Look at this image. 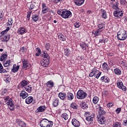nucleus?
<instances>
[{"mask_svg":"<svg viewBox=\"0 0 127 127\" xmlns=\"http://www.w3.org/2000/svg\"><path fill=\"white\" fill-rule=\"evenodd\" d=\"M41 57H43L44 59L41 61V65L44 67H48L49 65V63H50V56L48 54L46 55H41Z\"/></svg>","mask_w":127,"mask_h":127,"instance_id":"obj_1","label":"nucleus"},{"mask_svg":"<svg viewBox=\"0 0 127 127\" xmlns=\"http://www.w3.org/2000/svg\"><path fill=\"white\" fill-rule=\"evenodd\" d=\"M57 12L59 15H61L63 18H68V17H71V16H72V13L71 11L67 9H64L63 10H58Z\"/></svg>","mask_w":127,"mask_h":127,"instance_id":"obj_2","label":"nucleus"},{"mask_svg":"<svg viewBox=\"0 0 127 127\" xmlns=\"http://www.w3.org/2000/svg\"><path fill=\"white\" fill-rule=\"evenodd\" d=\"M117 38L118 40L124 41L127 38V31L123 30L117 33Z\"/></svg>","mask_w":127,"mask_h":127,"instance_id":"obj_3","label":"nucleus"},{"mask_svg":"<svg viewBox=\"0 0 127 127\" xmlns=\"http://www.w3.org/2000/svg\"><path fill=\"white\" fill-rule=\"evenodd\" d=\"M87 97V93L86 92L83 91L82 89H79L77 94H76V97L79 100H83Z\"/></svg>","mask_w":127,"mask_h":127,"instance_id":"obj_4","label":"nucleus"},{"mask_svg":"<svg viewBox=\"0 0 127 127\" xmlns=\"http://www.w3.org/2000/svg\"><path fill=\"white\" fill-rule=\"evenodd\" d=\"M39 6H40V3L35 2L30 4L28 6V8L30 10L33 9L34 11H37V10L39 9Z\"/></svg>","mask_w":127,"mask_h":127,"instance_id":"obj_5","label":"nucleus"},{"mask_svg":"<svg viewBox=\"0 0 127 127\" xmlns=\"http://www.w3.org/2000/svg\"><path fill=\"white\" fill-rule=\"evenodd\" d=\"M113 14L115 16V17H116L117 18H122L123 17V15H124V12H123V10L119 8L113 12Z\"/></svg>","mask_w":127,"mask_h":127,"instance_id":"obj_6","label":"nucleus"},{"mask_svg":"<svg viewBox=\"0 0 127 127\" xmlns=\"http://www.w3.org/2000/svg\"><path fill=\"white\" fill-rule=\"evenodd\" d=\"M21 61L23 64L22 68L24 70H27V68H30L31 67V64L29 63L28 60L23 59Z\"/></svg>","mask_w":127,"mask_h":127,"instance_id":"obj_7","label":"nucleus"},{"mask_svg":"<svg viewBox=\"0 0 127 127\" xmlns=\"http://www.w3.org/2000/svg\"><path fill=\"white\" fill-rule=\"evenodd\" d=\"M36 51L37 52V53H35V56H36L37 57H39V56H41V55H46V54H47V52L46 51H43L41 52V50L40 49V48L38 47L37 48H36Z\"/></svg>","mask_w":127,"mask_h":127,"instance_id":"obj_8","label":"nucleus"},{"mask_svg":"<svg viewBox=\"0 0 127 127\" xmlns=\"http://www.w3.org/2000/svg\"><path fill=\"white\" fill-rule=\"evenodd\" d=\"M117 84V87H118L119 89H121V90L124 92L127 91V87L124 85V83L123 82H122V81L120 80L119 81H118Z\"/></svg>","mask_w":127,"mask_h":127,"instance_id":"obj_9","label":"nucleus"},{"mask_svg":"<svg viewBox=\"0 0 127 127\" xmlns=\"http://www.w3.org/2000/svg\"><path fill=\"white\" fill-rule=\"evenodd\" d=\"M42 12L43 14L47 13V12H48L49 14H51V13H53V12H54V11H53L52 10L48 8L47 7H46L42 9Z\"/></svg>","mask_w":127,"mask_h":127,"instance_id":"obj_10","label":"nucleus"},{"mask_svg":"<svg viewBox=\"0 0 127 127\" xmlns=\"http://www.w3.org/2000/svg\"><path fill=\"white\" fill-rule=\"evenodd\" d=\"M49 120H47V119H43L40 122V126L41 127H44L47 124L49 123Z\"/></svg>","mask_w":127,"mask_h":127,"instance_id":"obj_11","label":"nucleus"},{"mask_svg":"<svg viewBox=\"0 0 127 127\" xmlns=\"http://www.w3.org/2000/svg\"><path fill=\"white\" fill-rule=\"evenodd\" d=\"M99 115L97 116L99 117H104L106 115V111L104 110L103 107L99 106V110L98 111Z\"/></svg>","mask_w":127,"mask_h":127,"instance_id":"obj_12","label":"nucleus"},{"mask_svg":"<svg viewBox=\"0 0 127 127\" xmlns=\"http://www.w3.org/2000/svg\"><path fill=\"white\" fill-rule=\"evenodd\" d=\"M97 119H98L99 124H100L101 125H105L106 120L105 119L104 116H97Z\"/></svg>","mask_w":127,"mask_h":127,"instance_id":"obj_13","label":"nucleus"},{"mask_svg":"<svg viewBox=\"0 0 127 127\" xmlns=\"http://www.w3.org/2000/svg\"><path fill=\"white\" fill-rule=\"evenodd\" d=\"M71 124L72 126H73V127H80V122L75 118L72 120Z\"/></svg>","mask_w":127,"mask_h":127,"instance_id":"obj_14","label":"nucleus"},{"mask_svg":"<svg viewBox=\"0 0 127 127\" xmlns=\"http://www.w3.org/2000/svg\"><path fill=\"white\" fill-rule=\"evenodd\" d=\"M102 67L104 72H108L109 70H110V66L108 65L106 63H104L102 64Z\"/></svg>","mask_w":127,"mask_h":127,"instance_id":"obj_15","label":"nucleus"},{"mask_svg":"<svg viewBox=\"0 0 127 127\" xmlns=\"http://www.w3.org/2000/svg\"><path fill=\"white\" fill-rule=\"evenodd\" d=\"M18 32L21 35H23L24 33H26L27 32L26 31V29L24 27H20L18 29Z\"/></svg>","mask_w":127,"mask_h":127,"instance_id":"obj_16","label":"nucleus"},{"mask_svg":"<svg viewBox=\"0 0 127 127\" xmlns=\"http://www.w3.org/2000/svg\"><path fill=\"white\" fill-rule=\"evenodd\" d=\"M58 39L61 41H66V35H63L62 33H60L58 35Z\"/></svg>","mask_w":127,"mask_h":127,"instance_id":"obj_17","label":"nucleus"},{"mask_svg":"<svg viewBox=\"0 0 127 127\" xmlns=\"http://www.w3.org/2000/svg\"><path fill=\"white\" fill-rule=\"evenodd\" d=\"M20 97H21L22 99H25L28 97V93L24 90H22L20 93Z\"/></svg>","mask_w":127,"mask_h":127,"instance_id":"obj_18","label":"nucleus"},{"mask_svg":"<svg viewBox=\"0 0 127 127\" xmlns=\"http://www.w3.org/2000/svg\"><path fill=\"white\" fill-rule=\"evenodd\" d=\"M65 98L68 101H72L74 99V95L72 93L68 92L66 94Z\"/></svg>","mask_w":127,"mask_h":127,"instance_id":"obj_19","label":"nucleus"},{"mask_svg":"<svg viewBox=\"0 0 127 127\" xmlns=\"http://www.w3.org/2000/svg\"><path fill=\"white\" fill-rule=\"evenodd\" d=\"M86 121L87 122H93L95 118V113H92L90 116H85Z\"/></svg>","mask_w":127,"mask_h":127,"instance_id":"obj_20","label":"nucleus"},{"mask_svg":"<svg viewBox=\"0 0 127 127\" xmlns=\"http://www.w3.org/2000/svg\"><path fill=\"white\" fill-rule=\"evenodd\" d=\"M73 2H74L76 5L80 6V5H82V4L85 2V0H74Z\"/></svg>","mask_w":127,"mask_h":127,"instance_id":"obj_21","label":"nucleus"},{"mask_svg":"<svg viewBox=\"0 0 127 127\" xmlns=\"http://www.w3.org/2000/svg\"><path fill=\"white\" fill-rule=\"evenodd\" d=\"M119 2L118 1H115V3H114V2L112 3V8H113V9H115V10H117L118 9H120V8L119 7Z\"/></svg>","mask_w":127,"mask_h":127,"instance_id":"obj_22","label":"nucleus"},{"mask_svg":"<svg viewBox=\"0 0 127 127\" xmlns=\"http://www.w3.org/2000/svg\"><path fill=\"white\" fill-rule=\"evenodd\" d=\"M46 110L45 106H41L37 109V113H43Z\"/></svg>","mask_w":127,"mask_h":127,"instance_id":"obj_23","label":"nucleus"},{"mask_svg":"<svg viewBox=\"0 0 127 127\" xmlns=\"http://www.w3.org/2000/svg\"><path fill=\"white\" fill-rule=\"evenodd\" d=\"M32 102H33V97L32 96H29L25 100V103L28 105H29V104H31Z\"/></svg>","mask_w":127,"mask_h":127,"instance_id":"obj_24","label":"nucleus"},{"mask_svg":"<svg viewBox=\"0 0 127 127\" xmlns=\"http://www.w3.org/2000/svg\"><path fill=\"white\" fill-rule=\"evenodd\" d=\"M101 14L102 18H104V19H107V11H106V10L101 9Z\"/></svg>","mask_w":127,"mask_h":127,"instance_id":"obj_25","label":"nucleus"},{"mask_svg":"<svg viewBox=\"0 0 127 127\" xmlns=\"http://www.w3.org/2000/svg\"><path fill=\"white\" fill-rule=\"evenodd\" d=\"M101 80L102 82H105V83L110 82V78H109V77H108L107 76H103L101 77Z\"/></svg>","mask_w":127,"mask_h":127,"instance_id":"obj_26","label":"nucleus"},{"mask_svg":"<svg viewBox=\"0 0 127 127\" xmlns=\"http://www.w3.org/2000/svg\"><path fill=\"white\" fill-rule=\"evenodd\" d=\"M92 71L89 73V76L90 77H93V76H96V73H97L98 70L96 68H93L91 70Z\"/></svg>","mask_w":127,"mask_h":127,"instance_id":"obj_27","label":"nucleus"},{"mask_svg":"<svg viewBox=\"0 0 127 127\" xmlns=\"http://www.w3.org/2000/svg\"><path fill=\"white\" fill-rule=\"evenodd\" d=\"M32 20L34 21V22H36L38 20H39V15L36 14L32 15Z\"/></svg>","mask_w":127,"mask_h":127,"instance_id":"obj_28","label":"nucleus"},{"mask_svg":"<svg viewBox=\"0 0 127 127\" xmlns=\"http://www.w3.org/2000/svg\"><path fill=\"white\" fill-rule=\"evenodd\" d=\"M46 85L48 88H53L54 87V82L50 80L46 83Z\"/></svg>","mask_w":127,"mask_h":127,"instance_id":"obj_29","label":"nucleus"},{"mask_svg":"<svg viewBox=\"0 0 127 127\" xmlns=\"http://www.w3.org/2000/svg\"><path fill=\"white\" fill-rule=\"evenodd\" d=\"M103 31V30H97L96 31L93 30L92 31V34H94V36H99V35H101V33Z\"/></svg>","mask_w":127,"mask_h":127,"instance_id":"obj_30","label":"nucleus"},{"mask_svg":"<svg viewBox=\"0 0 127 127\" xmlns=\"http://www.w3.org/2000/svg\"><path fill=\"white\" fill-rule=\"evenodd\" d=\"M24 90H25L28 93H31L32 91V87L29 85L26 86L24 87Z\"/></svg>","mask_w":127,"mask_h":127,"instance_id":"obj_31","label":"nucleus"},{"mask_svg":"<svg viewBox=\"0 0 127 127\" xmlns=\"http://www.w3.org/2000/svg\"><path fill=\"white\" fill-rule=\"evenodd\" d=\"M66 94L64 92H61L59 94V97L61 100H64V99H66Z\"/></svg>","mask_w":127,"mask_h":127,"instance_id":"obj_32","label":"nucleus"},{"mask_svg":"<svg viewBox=\"0 0 127 127\" xmlns=\"http://www.w3.org/2000/svg\"><path fill=\"white\" fill-rule=\"evenodd\" d=\"M14 66H16V65L14 64L13 66V68L11 69V72L13 73H16L17 71L19 69L20 65H17L15 67H14Z\"/></svg>","mask_w":127,"mask_h":127,"instance_id":"obj_33","label":"nucleus"},{"mask_svg":"<svg viewBox=\"0 0 127 127\" xmlns=\"http://www.w3.org/2000/svg\"><path fill=\"white\" fill-rule=\"evenodd\" d=\"M17 123L19 125V126H20V127H26V124H25V123L23 122L20 120H18Z\"/></svg>","mask_w":127,"mask_h":127,"instance_id":"obj_34","label":"nucleus"},{"mask_svg":"<svg viewBox=\"0 0 127 127\" xmlns=\"http://www.w3.org/2000/svg\"><path fill=\"white\" fill-rule=\"evenodd\" d=\"M80 107L83 110H87V109H88V105L86 102H81L80 104Z\"/></svg>","mask_w":127,"mask_h":127,"instance_id":"obj_35","label":"nucleus"},{"mask_svg":"<svg viewBox=\"0 0 127 127\" xmlns=\"http://www.w3.org/2000/svg\"><path fill=\"white\" fill-rule=\"evenodd\" d=\"M0 73L2 74V73H7V71L5 69H3V66L2 64L0 63Z\"/></svg>","mask_w":127,"mask_h":127,"instance_id":"obj_36","label":"nucleus"},{"mask_svg":"<svg viewBox=\"0 0 127 127\" xmlns=\"http://www.w3.org/2000/svg\"><path fill=\"white\" fill-rule=\"evenodd\" d=\"M70 107L71 108V109L77 110L78 109V105L74 102H72L70 105Z\"/></svg>","mask_w":127,"mask_h":127,"instance_id":"obj_37","label":"nucleus"},{"mask_svg":"<svg viewBox=\"0 0 127 127\" xmlns=\"http://www.w3.org/2000/svg\"><path fill=\"white\" fill-rule=\"evenodd\" d=\"M114 73H115L116 75H121L122 70L119 68H115L114 70Z\"/></svg>","mask_w":127,"mask_h":127,"instance_id":"obj_38","label":"nucleus"},{"mask_svg":"<svg viewBox=\"0 0 127 127\" xmlns=\"http://www.w3.org/2000/svg\"><path fill=\"white\" fill-rule=\"evenodd\" d=\"M80 47L83 49V50H87V48L86 47H88V45L87 46V44L85 42H82L81 44H80Z\"/></svg>","mask_w":127,"mask_h":127,"instance_id":"obj_39","label":"nucleus"},{"mask_svg":"<svg viewBox=\"0 0 127 127\" xmlns=\"http://www.w3.org/2000/svg\"><path fill=\"white\" fill-rule=\"evenodd\" d=\"M28 84V82H27V81H26V80H22L20 82V86L21 87H25V86H26Z\"/></svg>","mask_w":127,"mask_h":127,"instance_id":"obj_40","label":"nucleus"},{"mask_svg":"<svg viewBox=\"0 0 127 127\" xmlns=\"http://www.w3.org/2000/svg\"><path fill=\"white\" fill-rule=\"evenodd\" d=\"M7 58V55L6 54H2L0 58V61L2 62L3 60H5Z\"/></svg>","mask_w":127,"mask_h":127,"instance_id":"obj_41","label":"nucleus"},{"mask_svg":"<svg viewBox=\"0 0 127 127\" xmlns=\"http://www.w3.org/2000/svg\"><path fill=\"white\" fill-rule=\"evenodd\" d=\"M98 30H102L105 28V24L104 23H101L98 25Z\"/></svg>","mask_w":127,"mask_h":127,"instance_id":"obj_42","label":"nucleus"},{"mask_svg":"<svg viewBox=\"0 0 127 127\" xmlns=\"http://www.w3.org/2000/svg\"><path fill=\"white\" fill-rule=\"evenodd\" d=\"M10 35L7 34V35L2 36L3 39H5V42H7L9 40Z\"/></svg>","mask_w":127,"mask_h":127,"instance_id":"obj_43","label":"nucleus"},{"mask_svg":"<svg viewBox=\"0 0 127 127\" xmlns=\"http://www.w3.org/2000/svg\"><path fill=\"white\" fill-rule=\"evenodd\" d=\"M12 18H9L8 20V22L6 23V26H10V25H12Z\"/></svg>","mask_w":127,"mask_h":127,"instance_id":"obj_44","label":"nucleus"},{"mask_svg":"<svg viewBox=\"0 0 127 127\" xmlns=\"http://www.w3.org/2000/svg\"><path fill=\"white\" fill-rule=\"evenodd\" d=\"M59 104V100L58 99H55L53 103V107H57Z\"/></svg>","mask_w":127,"mask_h":127,"instance_id":"obj_45","label":"nucleus"},{"mask_svg":"<svg viewBox=\"0 0 127 127\" xmlns=\"http://www.w3.org/2000/svg\"><path fill=\"white\" fill-rule=\"evenodd\" d=\"M64 53L65 56H69L70 55V50H69V49H65L64 50Z\"/></svg>","mask_w":127,"mask_h":127,"instance_id":"obj_46","label":"nucleus"},{"mask_svg":"<svg viewBox=\"0 0 127 127\" xmlns=\"http://www.w3.org/2000/svg\"><path fill=\"white\" fill-rule=\"evenodd\" d=\"M61 118L64 119L65 121H67V120H68V114H67L66 113H63L61 115Z\"/></svg>","mask_w":127,"mask_h":127,"instance_id":"obj_47","label":"nucleus"},{"mask_svg":"<svg viewBox=\"0 0 127 127\" xmlns=\"http://www.w3.org/2000/svg\"><path fill=\"white\" fill-rule=\"evenodd\" d=\"M98 102H99V97L97 96L94 97L93 99V104H95V105H96V104L98 103Z\"/></svg>","mask_w":127,"mask_h":127,"instance_id":"obj_48","label":"nucleus"},{"mask_svg":"<svg viewBox=\"0 0 127 127\" xmlns=\"http://www.w3.org/2000/svg\"><path fill=\"white\" fill-rule=\"evenodd\" d=\"M113 127H122V123L120 122H116L113 124Z\"/></svg>","mask_w":127,"mask_h":127,"instance_id":"obj_49","label":"nucleus"},{"mask_svg":"<svg viewBox=\"0 0 127 127\" xmlns=\"http://www.w3.org/2000/svg\"><path fill=\"white\" fill-rule=\"evenodd\" d=\"M53 127V122L49 121V123L46 124L44 127Z\"/></svg>","mask_w":127,"mask_h":127,"instance_id":"obj_50","label":"nucleus"},{"mask_svg":"<svg viewBox=\"0 0 127 127\" xmlns=\"http://www.w3.org/2000/svg\"><path fill=\"white\" fill-rule=\"evenodd\" d=\"M27 16L26 17L28 19V21H29V20H30V16L31 15V13H32V11H28L27 12Z\"/></svg>","mask_w":127,"mask_h":127,"instance_id":"obj_51","label":"nucleus"},{"mask_svg":"<svg viewBox=\"0 0 127 127\" xmlns=\"http://www.w3.org/2000/svg\"><path fill=\"white\" fill-rule=\"evenodd\" d=\"M102 75V72H100L99 70H98L97 73H96L95 77L96 78V79H99V77L100 76Z\"/></svg>","mask_w":127,"mask_h":127,"instance_id":"obj_52","label":"nucleus"},{"mask_svg":"<svg viewBox=\"0 0 127 127\" xmlns=\"http://www.w3.org/2000/svg\"><path fill=\"white\" fill-rule=\"evenodd\" d=\"M120 3L122 5H127V1L126 0H120Z\"/></svg>","mask_w":127,"mask_h":127,"instance_id":"obj_53","label":"nucleus"},{"mask_svg":"<svg viewBox=\"0 0 127 127\" xmlns=\"http://www.w3.org/2000/svg\"><path fill=\"white\" fill-rule=\"evenodd\" d=\"M81 26V23L79 22H76L74 23V27H76V28H78V27H80Z\"/></svg>","mask_w":127,"mask_h":127,"instance_id":"obj_54","label":"nucleus"},{"mask_svg":"<svg viewBox=\"0 0 127 127\" xmlns=\"http://www.w3.org/2000/svg\"><path fill=\"white\" fill-rule=\"evenodd\" d=\"M63 0H52V1L54 3L57 4V3H58V2H61V1H63Z\"/></svg>","mask_w":127,"mask_h":127,"instance_id":"obj_55","label":"nucleus"},{"mask_svg":"<svg viewBox=\"0 0 127 127\" xmlns=\"http://www.w3.org/2000/svg\"><path fill=\"white\" fill-rule=\"evenodd\" d=\"M13 102V100H12V98H10L8 100V102H6V105L7 106H9L10 105V103Z\"/></svg>","mask_w":127,"mask_h":127,"instance_id":"obj_56","label":"nucleus"},{"mask_svg":"<svg viewBox=\"0 0 127 127\" xmlns=\"http://www.w3.org/2000/svg\"><path fill=\"white\" fill-rule=\"evenodd\" d=\"M45 48H46V50L48 51L50 49V44L47 43L45 45Z\"/></svg>","mask_w":127,"mask_h":127,"instance_id":"obj_57","label":"nucleus"},{"mask_svg":"<svg viewBox=\"0 0 127 127\" xmlns=\"http://www.w3.org/2000/svg\"><path fill=\"white\" fill-rule=\"evenodd\" d=\"M7 92H8V89L4 88L2 91L1 93L2 95H4V94L7 93Z\"/></svg>","mask_w":127,"mask_h":127,"instance_id":"obj_58","label":"nucleus"},{"mask_svg":"<svg viewBox=\"0 0 127 127\" xmlns=\"http://www.w3.org/2000/svg\"><path fill=\"white\" fill-rule=\"evenodd\" d=\"M5 81V83L6 84H8V83H9L10 81H11V79L10 78H9V77H8V78H6Z\"/></svg>","mask_w":127,"mask_h":127,"instance_id":"obj_59","label":"nucleus"},{"mask_svg":"<svg viewBox=\"0 0 127 127\" xmlns=\"http://www.w3.org/2000/svg\"><path fill=\"white\" fill-rule=\"evenodd\" d=\"M113 106H114V103H109L107 104V107H108V108H112Z\"/></svg>","mask_w":127,"mask_h":127,"instance_id":"obj_60","label":"nucleus"},{"mask_svg":"<svg viewBox=\"0 0 127 127\" xmlns=\"http://www.w3.org/2000/svg\"><path fill=\"white\" fill-rule=\"evenodd\" d=\"M4 67H8L9 66V64H8V61H6L5 63H3Z\"/></svg>","mask_w":127,"mask_h":127,"instance_id":"obj_61","label":"nucleus"},{"mask_svg":"<svg viewBox=\"0 0 127 127\" xmlns=\"http://www.w3.org/2000/svg\"><path fill=\"white\" fill-rule=\"evenodd\" d=\"M7 32H7V31H6V30H5L2 31L1 32V36H3L4 35V34H6V33H7Z\"/></svg>","mask_w":127,"mask_h":127,"instance_id":"obj_62","label":"nucleus"},{"mask_svg":"<svg viewBox=\"0 0 127 127\" xmlns=\"http://www.w3.org/2000/svg\"><path fill=\"white\" fill-rule=\"evenodd\" d=\"M122 111V108H118L116 110V112L117 114H120L121 113V111Z\"/></svg>","mask_w":127,"mask_h":127,"instance_id":"obj_63","label":"nucleus"},{"mask_svg":"<svg viewBox=\"0 0 127 127\" xmlns=\"http://www.w3.org/2000/svg\"><path fill=\"white\" fill-rule=\"evenodd\" d=\"M85 117H90L92 116V114H91V113L89 112H85Z\"/></svg>","mask_w":127,"mask_h":127,"instance_id":"obj_64","label":"nucleus"}]
</instances>
